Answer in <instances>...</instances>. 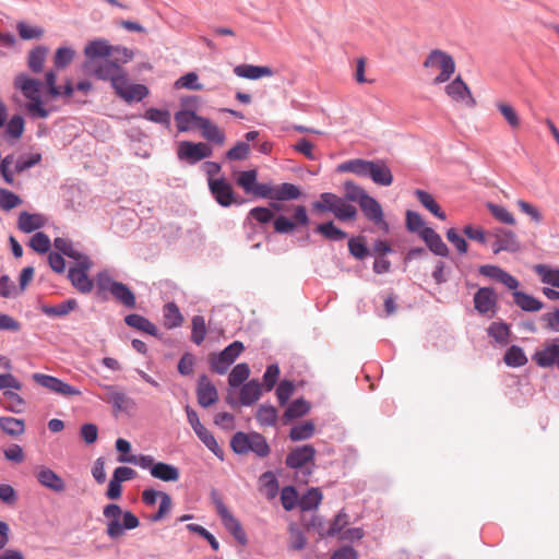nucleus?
I'll list each match as a JSON object with an SVG mask.
<instances>
[{
	"label": "nucleus",
	"instance_id": "nucleus-45",
	"mask_svg": "<svg viewBox=\"0 0 559 559\" xmlns=\"http://www.w3.org/2000/svg\"><path fill=\"white\" fill-rule=\"evenodd\" d=\"M261 481V491L265 495V497L271 500L274 499L277 495L278 484L277 479L272 472H265L260 477Z\"/></svg>",
	"mask_w": 559,
	"mask_h": 559
},
{
	"label": "nucleus",
	"instance_id": "nucleus-21",
	"mask_svg": "<svg viewBox=\"0 0 559 559\" xmlns=\"http://www.w3.org/2000/svg\"><path fill=\"white\" fill-rule=\"evenodd\" d=\"M497 305V297L493 289L489 287L479 288L474 295V306L479 313H488Z\"/></svg>",
	"mask_w": 559,
	"mask_h": 559
},
{
	"label": "nucleus",
	"instance_id": "nucleus-57",
	"mask_svg": "<svg viewBox=\"0 0 559 559\" xmlns=\"http://www.w3.org/2000/svg\"><path fill=\"white\" fill-rule=\"evenodd\" d=\"M488 335L499 344H507L509 341L510 329L504 323L493 322L488 328Z\"/></svg>",
	"mask_w": 559,
	"mask_h": 559
},
{
	"label": "nucleus",
	"instance_id": "nucleus-12",
	"mask_svg": "<svg viewBox=\"0 0 559 559\" xmlns=\"http://www.w3.org/2000/svg\"><path fill=\"white\" fill-rule=\"evenodd\" d=\"M209 188L219 205L227 207L237 203L234 189L225 178H209Z\"/></svg>",
	"mask_w": 559,
	"mask_h": 559
},
{
	"label": "nucleus",
	"instance_id": "nucleus-13",
	"mask_svg": "<svg viewBox=\"0 0 559 559\" xmlns=\"http://www.w3.org/2000/svg\"><path fill=\"white\" fill-rule=\"evenodd\" d=\"M177 154L180 159L194 164L210 157L212 155V148L203 142L193 143L183 141L179 144Z\"/></svg>",
	"mask_w": 559,
	"mask_h": 559
},
{
	"label": "nucleus",
	"instance_id": "nucleus-23",
	"mask_svg": "<svg viewBox=\"0 0 559 559\" xmlns=\"http://www.w3.org/2000/svg\"><path fill=\"white\" fill-rule=\"evenodd\" d=\"M234 73L243 79L259 80L265 76H272L274 74L270 67L265 66H253V64H239L234 68Z\"/></svg>",
	"mask_w": 559,
	"mask_h": 559
},
{
	"label": "nucleus",
	"instance_id": "nucleus-11",
	"mask_svg": "<svg viewBox=\"0 0 559 559\" xmlns=\"http://www.w3.org/2000/svg\"><path fill=\"white\" fill-rule=\"evenodd\" d=\"M112 88L127 103L141 102L148 95V88L145 85L129 83L127 73Z\"/></svg>",
	"mask_w": 559,
	"mask_h": 559
},
{
	"label": "nucleus",
	"instance_id": "nucleus-64",
	"mask_svg": "<svg viewBox=\"0 0 559 559\" xmlns=\"http://www.w3.org/2000/svg\"><path fill=\"white\" fill-rule=\"evenodd\" d=\"M205 334H206V326H205L204 318L201 316H194L192 319L191 340L197 345H200L204 341Z\"/></svg>",
	"mask_w": 559,
	"mask_h": 559
},
{
	"label": "nucleus",
	"instance_id": "nucleus-6",
	"mask_svg": "<svg viewBox=\"0 0 559 559\" xmlns=\"http://www.w3.org/2000/svg\"><path fill=\"white\" fill-rule=\"evenodd\" d=\"M230 447L238 454H247L251 451L260 457H265L270 453V447L265 438L257 432L235 433L230 441Z\"/></svg>",
	"mask_w": 559,
	"mask_h": 559
},
{
	"label": "nucleus",
	"instance_id": "nucleus-26",
	"mask_svg": "<svg viewBox=\"0 0 559 559\" xmlns=\"http://www.w3.org/2000/svg\"><path fill=\"white\" fill-rule=\"evenodd\" d=\"M15 85L19 87L27 99H35L40 97L41 82L31 79L25 74H20L15 78Z\"/></svg>",
	"mask_w": 559,
	"mask_h": 559
},
{
	"label": "nucleus",
	"instance_id": "nucleus-43",
	"mask_svg": "<svg viewBox=\"0 0 559 559\" xmlns=\"http://www.w3.org/2000/svg\"><path fill=\"white\" fill-rule=\"evenodd\" d=\"M514 302L524 311H538L543 304L535 297L522 292L513 293Z\"/></svg>",
	"mask_w": 559,
	"mask_h": 559
},
{
	"label": "nucleus",
	"instance_id": "nucleus-28",
	"mask_svg": "<svg viewBox=\"0 0 559 559\" xmlns=\"http://www.w3.org/2000/svg\"><path fill=\"white\" fill-rule=\"evenodd\" d=\"M199 129L202 132V135L207 141L214 142L218 145H223L225 143V133L211 120L207 118L200 119Z\"/></svg>",
	"mask_w": 559,
	"mask_h": 559
},
{
	"label": "nucleus",
	"instance_id": "nucleus-40",
	"mask_svg": "<svg viewBox=\"0 0 559 559\" xmlns=\"http://www.w3.org/2000/svg\"><path fill=\"white\" fill-rule=\"evenodd\" d=\"M198 438L211 450L216 456H223V450L219 448L214 436L203 425L193 429Z\"/></svg>",
	"mask_w": 559,
	"mask_h": 559
},
{
	"label": "nucleus",
	"instance_id": "nucleus-33",
	"mask_svg": "<svg viewBox=\"0 0 559 559\" xmlns=\"http://www.w3.org/2000/svg\"><path fill=\"white\" fill-rule=\"evenodd\" d=\"M200 119H203V117L198 116L191 110H180L175 114V121L179 132H187L194 127L199 128Z\"/></svg>",
	"mask_w": 559,
	"mask_h": 559
},
{
	"label": "nucleus",
	"instance_id": "nucleus-17",
	"mask_svg": "<svg viewBox=\"0 0 559 559\" xmlns=\"http://www.w3.org/2000/svg\"><path fill=\"white\" fill-rule=\"evenodd\" d=\"M316 456V449L311 444L295 448L286 456L285 463L289 468H301L312 463Z\"/></svg>",
	"mask_w": 559,
	"mask_h": 559
},
{
	"label": "nucleus",
	"instance_id": "nucleus-4",
	"mask_svg": "<svg viewBox=\"0 0 559 559\" xmlns=\"http://www.w3.org/2000/svg\"><path fill=\"white\" fill-rule=\"evenodd\" d=\"M312 209L319 213L330 212L335 218L342 222L354 221L357 216V209L346 198L331 192L320 194V199L312 203Z\"/></svg>",
	"mask_w": 559,
	"mask_h": 559
},
{
	"label": "nucleus",
	"instance_id": "nucleus-35",
	"mask_svg": "<svg viewBox=\"0 0 559 559\" xmlns=\"http://www.w3.org/2000/svg\"><path fill=\"white\" fill-rule=\"evenodd\" d=\"M0 404L12 413H22L25 406V401L16 392L12 390H5L2 394Z\"/></svg>",
	"mask_w": 559,
	"mask_h": 559
},
{
	"label": "nucleus",
	"instance_id": "nucleus-48",
	"mask_svg": "<svg viewBox=\"0 0 559 559\" xmlns=\"http://www.w3.org/2000/svg\"><path fill=\"white\" fill-rule=\"evenodd\" d=\"M504 362L510 367H522L526 365L527 357L524 354V350L516 345H512L503 357Z\"/></svg>",
	"mask_w": 559,
	"mask_h": 559
},
{
	"label": "nucleus",
	"instance_id": "nucleus-19",
	"mask_svg": "<svg viewBox=\"0 0 559 559\" xmlns=\"http://www.w3.org/2000/svg\"><path fill=\"white\" fill-rule=\"evenodd\" d=\"M53 246L60 253L75 260L79 265L83 267H92V261L90 258L78 251L73 243L67 238L57 237L53 240Z\"/></svg>",
	"mask_w": 559,
	"mask_h": 559
},
{
	"label": "nucleus",
	"instance_id": "nucleus-37",
	"mask_svg": "<svg viewBox=\"0 0 559 559\" xmlns=\"http://www.w3.org/2000/svg\"><path fill=\"white\" fill-rule=\"evenodd\" d=\"M415 195L417 197L418 201L421 203L423 206H425L430 213H432L436 217L444 221L447 218L445 213L441 211L439 204L436 202L433 197L424 191V190H416Z\"/></svg>",
	"mask_w": 559,
	"mask_h": 559
},
{
	"label": "nucleus",
	"instance_id": "nucleus-24",
	"mask_svg": "<svg viewBox=\"0 0 559 559\" xmlns=\"http://www.w3.org/2000/svg\"><path fill=\"white\" fill-rule=\"evenodd\" d=\"M47 223V218L43 214L22 212L19 215L17 227L21 231L29 234L41 227Z\"/></svg>",
	"mask_w": 559,
	"mask_h": 559
},
{
	"label": "nucleus",
	"instance_id": "nucleus-9",
	"mask_svg": "<svg viewBox=\"0 0 559 559\" xmlns=\"http://www.w3.org/2000/svg\"><path fill=\"white\" fill-rule=\"evenodd\" d=\"M532 359L540 368L557 367L559 370V338L546 342L534 353Z\"/></svg>",
	"mask_w": 559,
	"mask_h": 559
},
{
	"label": "nucleus",
	"instance_id": "nucleus-2",
	"mask_svg": "<svg viewBox=\"0 0 559 559\" xmlns=\"http://www.w3.org/2000/svg\"><path fill=\"white\" fill-rule=\"evenodd\" d=\"M423 67L428 74L433 75L432 85L448 82L456 69L453 57L441 49H432L423 62Z\"/></svg>",
	"mask_w": 559,
	"mask_h": 559
},
{
	"label": "nucleus",
	"instance_id": "nucleus-62",
	"mask_svg": "<svg viewBox=\"0 0 559 559\" xmlns=\"http://www.w3.org/2000/svg\"><path fill=\"white\" fill-rule=\"evenodd\" d=\"M344 189L345 198L348 202H357L359 204L361 200L368 195L361 187L357 186L353 181H346L344 183Z\"/></svg>",
	"mask_w": 559,
	"mask_h": 559
},
{
	"label": "nucleus",
	"instance_id": "nucleus-15",
	"mask_svg": "<svg viewBox=\"0 0 559 559\" xmlns=\"http://www.w3.org/2000/svg\"><path fill=\"white\" fill-rule=\"evenodd\" d=\"M33 380L37 384L46 388L47 390H49L53 393L63 395V396L79 395L81 393L74 386H72L52 376H48V374H44V373H34Z\"/></svg>",
	"mask_w": 559,
	"mask_h": 559
},
{
	"label": "nucleus",
	"instance_id": "nucleus-27",
	"mask_svg": "<svg viewBox=\"0 0 559 559\" xmlns=\"http://www.w3.org/2000/svg\"><path fill=\"white\" fill-rule=\"evenodd\" d=\"M371 166L372 160L355 158L340 164L336 170L338 173H352L357 176L368 177Z\"/></svg>",
	"mask_w": 559,
	"mask_h": 559
},
{
	"label": "nucleus",
	"instance_id": "nucleus-44",
	"mask_svg": "<svg viewBox=\"0 0 559 559\" xmlns=\"http://www.w3.org/2000/svg\"><path fill=\"white\" fill-rule=\"evenodd\" d=\"M533 269L540 276L543 283L559 288V269H551L545 264H536Z\"/></svg>",
	"mask_w": 559,
	"mask_h": 559
},
{
	"label": "nucleus",
	"instance_id": "nucleus-55",
	"mask_svg": "<svg viewBox=\"0 0 559 559\" xmlns=\"http://www.w3.org/2000/svg\"><path fill=\"white\" fill-rule=\"evenodd\" d=\"M258 173L255 169L240 171L236 177V183L243 189L246 193H251L257 183Z\"/></svg>",
	"mask_w": 559,
	"mask_h": 559
},
{
	"label": "nucleus",
	"instance_id": "nucleus-22",
	"mask_svg": "<svg viewBox=\"0 0 559 559\" xmlns=\"http://www.w3.org/2000/svg\"><path fill=\"white\" fill-rule=\"evenodd\" d=\"M91 267H83L78 264L76 267L69 270V280L72 285L82 294H87L93 289V281L87 276L86 271Z\"/></svg>",
	"mask_w": 559,
	"mask_h": 559
},
{
	"label": "nucleus",
	"instance_id": "nucleus-20",
	"mask_svg": "<svg viewBox=\"0 0 559 559\" xmlns=\"http://www.w3.org/2000/svg\"><path fill=\"white\" fill-rule=\"evenodd\" d=\"M198 403L202 407H209L215 404L218 400V393L214 384L207 379L206 376H202L198 383L197 389Z\"/></svg>",
	"mask_w": 559,
	"mask_h": 559
},
{
	"label": "nucleus",
	"instance_id": "nucleus-5",
	"mask_svg": "<svg viewBox=\"0 0 559 559\" xmlns=\"http://www.w3.org/2000/svg\"><path fill=\"white\" fill-rule=\"evenodd\" d=\"M128 61L117 60L115 58L103 59L95 63H83L84 73L102 81H109L114 87L127 73L122 64Z\"/></svg>",
	"mask_w": 559,
	"mask_h": 559
},
{
	"label": "nucleus",
	"instance_id": "nucleus-61",
	"mask_svg": "<svg viewBox=\"0 0 559 559\" xmlns=\"http://www.w3.org/2000/svg\"><path fill=\"white\" fill-rule=\"evenodd\" d=\"M50 246V238L45 233L41 231H37L36 234H34L29 240V247L40 254L48 252Z\"/></svg>",
	"mask_w": 559,
	"mask_h": 559
},
{
	"label": "nucleus",
	"instance_id": "nucleus-1",
	"mask_svg": "<svg viewBox=\"0 0 559 559\" xmlns=\"http://www.w3.org/2000/svg\"><path fill=\"white\" fill-rule=\"evenodd\" d=\"M103 515L107 521L106 534L110 539H118L124 531L139 527L140 521L131 511H122L116 503H109L104 507Z\"/></svg>",
	"mask_w": 559,
	"mask_h": 559
},
{
	"label": "nucleus",
	"instance_id": "nucleus-42",
	"mask_svg": "<svg viewBox=\"0 0 559 559\" xmlns=\"http://www.w3.org/2000/svg\"><path fill=\"white\" fill-rule=\"evenodd\" d=\"M301 192L298 187L293 183H282L274 187L273 200L287 201L296 200L300 197Z\"/></svg>",
	"mask_w": 559,
	"mask_h": 559
},
{
	"label": "nucleus",
	"instance_id": "nucleus-34",
	"mask_svg": "<svg viewBox=\"0 0 559 559\" xmlns=\"http://www.w3.org/2000/svg\"><path fill=\"white\" fill-rule=\"evenodd\" d=\"M124 322L139 331L145 332L150 335H157V328L146 318L138 313L128 314L124 318Z\"/></svg>",
	"mask_w": 559,
	"mask_h": 559
},
{
	"label": "nucleus",
	"instance_id": "nucleus-60",
	"mask_svg": "<svg viewBox=\"0 0 559 559\" xmlns=\"http://www.w3.org/2000/svg\"><path fill=\"white\" fill-rule=\"evenodd\" d=\"M22 204V199L14 192L0 189V209L3 211H10Z\"/></svg>",
	"mask_w": 559,
	"mask_h": 559
},
{
	"label": "nucleus",
	"instance_id": "nucleus-8",
	"mask_svg": "<svg viewBox=\"0 0 559 559\" xmlns=\"http://www.w3.org/2000/svg\"><path fill=\"white\" fill-rule=\"evenodd\" d=\"M243 348L245 347L241 342L235 341L225 349H223L217 356L213 355L210 359L212 369L219 374L225 373L230 365L241 354Z\"/></svg>",
	"mask_w": 559,
	"mask_h": 559
},
{
	"label": "nucleus",
	"instance_id": "nucleus-52",
	"mask_svg": "<svg viewBox=\"0 0 559 559\" xmlns=\"http://www.w3.org/2000/svg\"><path fill=\"white\" fill-rule=\"evenodd\" d=\"M255 418L261 426H274L277 421V411L271 405H261Z\"/></svg>",
	"mask_w": 559,
	"mask_h": 559
},
{
	"label": "nucleus",
	"instance_id": "nucleus-63",
	"mask_svg": "<svg viewBox=\"0 0 559 559\" xmlns=\"http://www.w3.org/2000/svg\"><path fill=\"white\" fill-rule=\"evenodd\" d=\"M118 283L119 282L112 280L108 272H99L96 276L97 295L102 296L105 292H109L111 294L115 285Z\"/></svg>",
	"mask_w": 559,
	"mask_h": 559
},
{
	"label": "nucleus",
	"instance_id": "nucleus-29",
	"mask_svg": "<svg viewBox=\"0 0 559 559\" xmlns=\"http://www.w3.org/2000/svg\"><path fill=\"white\" fill-rule=\"evenodd\" d=\"M151 476L163 481H177L180 472L171 464L157 462L155 466H152Z\"/></svg>",
	"mask_w": 559,
	"mask_h": 559
},
{
	"label": "nucleus",
	"instance_id": "nucleus-41",
	"mask_svg": "<svg viewBox=\"0 0 559 559\" xmlns=\"http://www.w3.org/2000/svg\"><path fill=\"white\" fill-rule=\"evenodd\" d=\"M0 428L7 435L17 437L24 433L25 424L24 420L14 417H1Z\"/></svg>",
	"mask_w": 559,
	"mask_h": 559
},
{
	"label": "nucleus",
	"instance_id": "nucleus-49",
	"mask_svg": "<svg viewBox=\"0 0 559 559\" xmlns=\"http://www.w3.org/2000/svg\"><path fill=\"white\" fill-rule=\"evenodd\" d=\"M47 53L48 49L44 46L36 47L29 52L28 67L33 72L38 73L43 70Z\"/></svg>",
	"mask_w": 559,
	"mask_h": 559
},
{
	"label": "nucleus",
	"instance_id": "nucleus-30",
	"mask_svg": "<svg viewBox=\"0 0 559 559\" xmlns=\"http://www.w3.org/2000/svg\"><path fill=\"white\" fill-rule=\"evenodd\" d=\"M262 394V385L258 380L245 383L240 389V403L245 406L255 403Z\"/></svg>",
	"mask_w": 559,
	"mask_h": 559
},
{
	"label": "nucleus",
	"instance_id": "nucleus-10",
	"mask_svg": "<svg viewBox=\"0 0 559 559\" xmlns=\"http://www.w3.org/2000/svg\"><path fill=\"white\" fill-rule=\"evenodd\" d=\"M492 236L495 238L492 243V251L495 254H498L501 251L514 253L521 250V242L513 230L499 227L493 229Z\"/></svg>",
	"mask_w": 559,
	"mask_h": 559
},
{
	"label": "nucleus",
	"instance_id": "nucleus-25",
	"mask_svg": "<svg viewBox=\"0 0 559 559\" xmlns=\"http://www.w3.org/2000/svg\"><path fill=\"white\" fill-rule=\"evenodd\" d=\"M427 245L430 251L440 257H448L449 248L443 242L442 238L439 234H437L432 228H427L421 231L420 237Z\"/></svg>",
	"mask_w": 559,
	"mask_h": 559
},
{
	"label": "nucleus",
	"instance_id": "nucleus-58",
	"mask_svg": "<svg viewBox=\"0 0 559 559\" xmlns=\"http://www.w3.org/2000/svg\"><path fill=\"white\" fill-rule=\"evenodd\" d=\"M310 409V405L307 401L299 399L294 401L285 411L284 417L288 420L298 418L307 414Z\"/></svg>",
	"mask_w": 559,
	"mask_h": 559
},
{
	"label": "nucleus",
	"instance_id": "nucleus-59",
	"mask_svg": "<svg viewBox=\"0 0 559 559\" xmlns=\"http://www.w3.org/2000/svg\"><path fill=\"white\" fill-rule=\"evenodd\" d=\"M144 118L165 126L166 128L170 127V112L167 109H157V108H148L144 112Z\"/></svg>",
	"mask_w": 559,
	"mask_h": 559
},
{
	"label": "nucleus",
	"instance_id": "nucleus-53",
	"mask_svg": "<svg viewBox=\"0 0 559 559\" xmlns=\"http://www.w3.org/2000/svg\"><path fill=\"white\" fill-rule=\"evenodd\" d=\"M322 500V493L318 488L309 489L300 499L299 506L302 511L316 509Z\"/></svg>",
	"mask_w": 559,
	"mask_h": 559
},
{
	"label": "nucleus",
	"instance_id": "nucleus-31",
	"mask_svg": "<svg viewBox=\"0 0 559 559\" xmlns=\"http://www.w3.org/2000/svg\"><path fill=\"white\" fill-rule=\"evenodd\" d=\"M372 181L380 186H390L393 182V176L390 168L383 162H372L369 176Z\"/></svg>",
	"mask_w": 559,
	"mask_h": 559
},
{
	"label": "nucleus",
	"instance_id": "nucleus-16",
	"mask_svg": "<svg viewBox=\"0 0 559 559\" xmlns=\"http://www.w3.org/2000/svg\"><path fill=\"white\" fill-rule=\"evenodd\" d=\"M359 206L364 213V215L372 222L374 225L379 226L385 233L389 231V224L384 221L383 210L380 203L369 194L365 197Z\"/></svg>",
	"mask_w": 559,
	"mask_h": 559
},
{
	"label": "nucleus",
	"instance_id": "nucleus-56",
	"mask_svg": "<svg viewBox=\"0 0 559 559\" xmlns=\"http://www.w3.org/2000/svg\"><path fill=\"white\" fill-rule=\"evenodd\" d=\"M75 51L70 47H60L53 56V64L57 69L67 68L74 59Z\"/></svg>",
	"mask_w": 559,
	"mask_h": 559
},
{
	"label": "nucleus",
	"instance_id": "nucleus-50",
	"mask_svg": "<svg viewBox=\"0 0 559 559\" xmlns=\"http://www.w3.org/2000/svg\"><path fill=\"white\" fill-rule=\"evenodd\" d=\"M488 211L491 213V215L500 223H503L506 225H515L516 221L513 216V214L508 211L504 206L495 204V203H487L486 204Z\"/></svg>",
	"mask_w": 559,
	"mask_h": 559
},
{
	"label": "nucleus",
	"instance_id": "nucleus-54",
	"mask_svg": "<svg viewBox=\"0 0 559 559\" xmlns=\"http://www.w3.org/2000/svg\"><path fill=\"white\" fill-rule=\"evenodd\" d=\"M314 433V425L311 421H306L294 426L290 429L289 438L293 441H301L311 438Z\"/></svg>",
	"mask_w": 559,
	"mask_h": 559
},
{
	"label": "nucleus",
	"instance_id": "nucleus-46",
	"mask_svg": "<svg viewBox=\"0 0 559 559\" xmlns=\"http://www.w3.org/2000/svg\"><path fill=\"white\" fill-rule=\"evenodd\" d=\"M316 231L322 235L329 240H343L347 237V234L336 227L333 222L323 223L317 226Z\"/></svg>",
	"mask_w": 559,
	"mask_h": 559
},
{
	"label": "nucleus",
	"instance_id": "nucleus-47",
	"mask_svg": "<svg viewBox=\"0 0 559 559\" xmlns=\"http://www.w3.org/2000/svg\"><path fill=\"white\" fill-rule=\"evenodd\" d=\"M106 389V401L117 409V411H123L127 407L128 404V397L126 394L121 391H119L114 385H108Z\"/></svg>",
	"mask_w": 559,
	"mask_h": 559
},
{
	"label": "nucleus",
	"instance_id": "nucleus-51",
	"mask_svg": "<svg viewBox=\"0 0 559 559\" xmlns=\"http://www.w3.org/2000/svg\"><path fill=\"white\" fill-rule=\"evenodd\" d=\"M250 374V368L247 364H238L236 365L228 376V384L230 386H239L241 385Z\"/></svg>",
	"mask_w": 559,
	"mask_h": 559
},
{
	"label": "nucleus",
	"instance_id": "nucleus-7",
	"mask_svg": "<svg viewBox=\"0 0 559 559\" xmlns=\"http://www.w3.org/2000/svg\"><path fill=\"white\" fill-rule=\"evenodd\" d=\"M141 498L143 503L147 507L155 506L157 499H160L158 511L150 516V521L152 522H159L164 520L173 508L171 497L164 491H157L153 488H147L142 491Z\"/></svg>",
	"mask_w": 559,
	"mask_h": 559
},
{
	"label": "nucleus",
	"instance_id": "nucleus-39",
	"mask_svg": "<svg viewBox=\"0 0 559 559\" xmlns=\"http://www.w3.org/2000/svg\"><path fill=\"white\" fill-rule=\"evenodd\" d=\"M183 318L179 308L174 302H168L164 306V325L167 329L178 328L182 324Z\"/></svg>",
	"mask_w": 559,
	"mask_h": 559
},
{
	"label": "nucleus",
	"instance_id": "nucleus-32",
	"mask_svg": "<svg viewBox=\"0 0 559 559\" xmlns=\"http://www.w3.org/2000/svg\"><path fill=\"white\" fill-rule=\"evenodd\" d=\"M495 106L512 130H518L521 128L520 115L510 103L498 100L495 103Z\"/></svg>",
	"mask_w": 559,
	"mask_h": 559
},
{
	"label": "nucleus",
	"instance_id": "nucleus-14",
	"mask_svg": "<svg viewBox=\"0 0 559 559\" xmlns=\"http://www.w3.org/2000/svg\"><path fill=\"white\" fill-rule=\"evenodd\" d=\"M447 95L454 102L464 104L466 107L473 108L476 106L469 87L459 75L445 86Z\"/></svg>",
	"mask_w": 559,
	"mask_h": 559
},
{
	"label": "nucleus",
	"instance_id": "nucleus-3",
	"mask_svg": "<svg viewBox=\"0 0 559 559\" xmlns=\"http://www.w3.org/2000/svg\"><path fill=\"white\" fill-rule=\"evenodd\" d=\"M85 61L83 63H95L103 59L115 58L117 60L130 61L133 59V51L122 46H112L108 40L99 38L91 40L84 47Z\"/></svg>",
	"mask_w": 559,
	"mask_h": 559
},
{
	"label": "nucleus",
	"instance_id": "nucleus-36",
	"mask_svg": "<svg viewBox=\"0 0 559 559\" xmlns=\"http://www.w3.org/2000/svg\"><path fill=\"white\" fill-rule=\"evenodd\" d=\"M111 296L115 298V300L127 308L135 307V295L126 284L121 282L115 285L114 290L111 292Z\"/></svg>",
	"mask_w": 559,
	"mask_h": 559
},
{
	"label": "nucleus",
	"instance_id": "nucleus-18",
	"mask_svg": "<svg viewBox=\"0 0 559 559\" xmlns=\"http://www.w3.org/2000/svg\"><path fill=\"white\" fill-rule=\"evenodd\" d=\"M37 481L53 492H63L67 488L66 481L51 468L40 466L36 473Z\"/></svg>",
	"mask_w": 559,
	"mask_h": 559
},
{
	"label": "nucleus",
	"instance_id": "nucleus-38",
	"mask_svg": "<svg viewBox=\"0 0 559 559\" xmlns=\"http://www.w3.org/2000/svg\"><path fill=\"white\" fill-rule=\"evenodd\" d=\"M78 301L75 299H68L55 306H44L43 312L48 317H64L75 310Z\"/></svg>",
	"mask_w": 559,
	"mask_h": 559
}]
</instances>
